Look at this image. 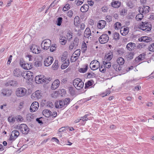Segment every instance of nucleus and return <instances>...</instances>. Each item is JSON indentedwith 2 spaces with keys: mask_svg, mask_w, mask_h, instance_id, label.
Returning a JSON list of instances; mask_svg holds the SVG:
<instances>
[{
  "mask_svg": "<svg viewBox=\"0 0 154 154\" xmlns=\"http://www.w3.org/2000/svg\"><path fill=\"white\" fill-rule=\"evenodd\" d=\"M73 85L77 89L80 90L83 88L84 83L81 79L77 78L74 80Z\"/></svg>",
  "mask_w": 154,
  "mask_h": 154,
  "instance_id": "nucleus-1",
  "label": "nucleus"
},
{
  "mask_svg": "<svg viewBox=\"0 0 154 154\" xmlns=\"http://www.w3.org/2000/svg\"><path fill=\"white\" fill-rule=\"evenodd\" d=\"M140 28L143 31H149L151 29V25L149 23L142 22L140 25Z\"/></svg>",
  "mask_w": 154,
  "mask_h": 154,
  "instance_id": "nucleus-2",
  "label": "nucleus"
},
{
  "mask_svg": "<svg viewBox=\"0 0 154 154\" xmlns=\"http://www.w3.org/2000/svg\"><path fill=\"white\" fill-rule=\"evenodd\" d=\"M27 90L23 88H18L16 90L15 93L18 97H20L24 96L27 93Z\"/></svg>",
  "mask_w": 154,
  "mask_h": 154,
  "instance_id": "nucleus-3",
  "label": "nucleus"
},
{
  "mask_svg": "<svg viewBox=\"0 0 154 154\" xmlns=\"http://www.w3.org/2000/svg\"><path fill=\"white\" fill-rule=\"evenodd\" d=\"M19 129L23 134H27L29 131V129L28 126L25 124H22L20 125L19 127Z\"/></svg>",
  "mask_w": 154,
  "mask_h": 154,
  "instance_id": "nucleus-4",
  "label": "nucleus"
},
{
  "mask_svg": "<svg viewBox=\"0 0 154 154\" xmlns=\"http://www.w3.org/2000/svg\"><path fill=\"white\" fill-rule=\"evenodd\" d=\"M100 64L99 62L97 60L92 61L90 63V67L93 70L97 69L100 67Z\"/></svg>",
  "mask_w": 154,
  "mask_h": 154,
  "instance_id": "nucleus-5",
  "label": "nucleus"
},
{
  "mask_svg": "<svg viewBox=\"0 0 154 154\" xmlns=\"http://www.w3.org/2000/svg\"><path fill=\"white\" fill-rule=\"evenodd\" d=\"M51 42L49 39H46L43 41L41 44L42 48L45 50H47L50 46Z\"/></svg>",
  "mask_w": 154,
  "mask_h": 154,
  "instance_id": "nucleus-6",
  "label": "nucleus"
},
{
  "mask_svg": "<svg viewBox=\"0 0 154 154\" xmlns=\"http://www.w3.org/2000/svg\"><path fill=\"white\" fill-rule=\"evenodd\" d=\"M109 40V37L108 35L106 34H102L98 38L99 42L101 44H104L107 43Z\"/></svg>",
  "mask_w": 154,
  "mask_h": 154,
  "instance_id": "nucleus-7",
  "label": "nucleus"
},
{
  "mask_svg": "<svg viewBox=\"0 0 154 154\" xmlns=\"http://www.w3.org/2000/svg\"><path fill=\"white\" fill-rule=\"evenodd\" d=\"M20 65L23 68L25 69L29 70L32 68V65L26 63L23 60H20Z\"/></svg>",
  "mask_w": 154,
  "mask_h": 154,
  "instance_id": "nucleus-8",
  "label": "nucleus"
},
{
  "mask_svg": "<svg viewBox=\"0 0 154 154\" xmlns=\"http://www.w3.org/2000/svg\"><path fill=\"white\" fill-rule=\"evenodd\" d=\"M39 106V103L36 101L33 102L31 104L30 110L31 112H34L36 111Z\"/></svg>",
  "mask_w": 154,
  "mask_h": 154,
  "instance_id": "nucleus-9",
  "label": "nucleus"
},
{
  "mask_svg": "<svg viewBox=\"0 0 154 154\" xmlns=\"http://www.w3.org/2000/svg\"><path fill=\"white\" fill-rule=\"evenodd\" d=\"M19 135V133L17 130H14L11 133L10 135L9 140H14Z\"/></svg>",
  "mask_w": 154,
  "mask_h": 154,
  "instance_id": "nucleus-10",
  "label": "nucleus"
},
{
  "mask_svg": "<svg viewBox=\"0 0 154 154\" xmlns=\"http://www.w3.org/2000/svg\"><path fill=\"white\" fill-rule=\"evenodd\" d=\"M53 60L54 59L52 57L49 56L44 61V64L45 66H49L52 63Z\"/></svg>",
  "mask_w": 154,
  "mask_h": 154,
  "instance_id": "nucleus-11",
  "label": "nucleus"
},
{
  "mask_svg": "<svg viewBox=\"0 0 154 154\" xmlns=\"http://www.w3.org/2000/svg\"><path fill=\"white\" fill-rule=\"evenodd\" d=\"M30 49L33 53L35 54H38L41 52L40 48L35 45H33L31 47Z\"/></svg>",
  "mask_w": 154,
  "mask_h": 154,
  "instance_id": "nucleus-12",
  "label": "nucleus"
},
{
  "mask_svg": "<svg viewBox=\"0 0 154 154\" xmlns=\"http://www.w3.org/2000/svg\"><path fill=\"white\" fill-rule=\"evenodd\" d=\"M149 8L150 7L148 6H143V7L139 8V12L143 15L146 14L149 12Z\"/></svg>",
  "mask_w": 154,
  "mask_h": 154,
  "instance_id": "nucleus-13",
  "label": "nucleus"
},
{
  "mask_svg": "<svg viewBox=\"0 0 154 154\" xmlns=\"http://www.w3.org/2000/svg\"><path fill=\"white\" fill-rule=\"evenodd\" d=\"M35 81L37 84L43 82H44V76L42 75L36 76L35 77Z\"/></svg>",
  "mask_w": 154,
  "mask_h": 154,
  "instance_id": "nucleus-14",
  "label": "nucleus"
},
{
  "mask_svg": "<svg viewBox=\"0 0 154 154\" xmlns=\"http://www.w3.org/2000/svg\"><path fill=\"white\" fill-rule=\"evenodd\" d=\"M60 84V82L59 80H55L53 82L51 86V89L52 90H55L59 87Z\"/></svg>",
  "mask_w": 154,
  "mask_h": 154,
  "instance_id": "nucleus-15",
  "label": "nucleus"
},
{
  "mask_svg": "<svg viewBox=\"0 0 154 154\" xmlns=\"http://www.w3.org/2000/svg\"><path fill=\"white\" fill-rule=\"evenodd\" d=\"M41 97V91L40 90H37L34 93L32 94L31 96L32 98H36L37 99L40 98Z\"/></svg>",
  "mask_w": 154,
  "mask_h": 154,
  "instance_id": "nucleus-16",
  "label": "nucleus"
},
{
  "mask_svg": "<svg viewBox=\"0 0 154 154\" xmlns=\"http://www.w3.org/2000/svg\"><path fill=\"white\" fill-rule=\"evenodd\" d=\"M136 44L132 42H130L128 43L126 45L127 48L129 51H131L134 49L136 48Z\"/></svg>",
  "mask_w": 154,
  "mask_h": 154,
  "instance_id": "nucleus-17",
  "label": "nucleus"
},
{
  "mask_svg": "<svg viewBox=\"0 0 154 154\" xmlns=\"http://www.w3.org/2000/svg\"><path fill=\"white\" fill-rule=\"evenodd\" d=\"M106 22L104 20H100L99 21L97 24V26L98 28L100 29H103L106 25Z\"/></svg>",
  "mask_w": 154,
  "mask_h": 154,
  "instance_id": "nucleus-18",
  "label": "nucleus"
},
{
  "mask_svg": "<svg viewBox=\"0 0 154 154\" xmlns=\"http://www.w3.org/2000/svg\"><path fill=\"white\" fill-rule=\"evenodd\" d=\"M91 32L90 29L88 28H87L86 29L84 34V36L85 38H91V37H90L91 36Z\"/></svg>",
  "mask_w": 154,
  "mask_h": 154,
  "instance_id": "nucleus-19",
  "label": "nucleus"
},
{
  "mask_svg": "<svg viewBox=\"0 0 154 154\" xmlns=\"http://www.w3.org/2000/svg\"><path fill=\"white\" fill-rule=\"evenodd\" d=\"M55 106L57 108L60 109L65 107L62 102V100H59L56 102L55 103Z\"/></svg>",
  "mask_w": 154,
  "mask_h": 154,
  "instance_id": "nucleus-20",
  "label": "nucleus"
},
{
  "mask_svg": "<svg viewBox=\"0 0 154 154\" xmlns=\"http://www.w3.org/2000/svg\"><path fill=\"white\" fill-rule=\"evenodd\" d=\"M146 54L144 53H142L140 54L137 57H136L135 60L137 63H140V62L143 60L145 58V57Z\"/></svg>",
  "mask_w": 154,
  "mask_h": 154,
  "instance_id": "nucleus-21",
  "label": "nucleus"
},
{
  "mask_svg": "<svg viewBox=\"0 0 154 154\" xmlns=\"http://www.w3.org/2000/svg\"><path fill=\"white\" fill-rule=\"evenodd\" d=\"M33 73L30 71H28L26 72H25L24 74H26L25 75H23V76L24 78L29 80L30 79L32 76Z\"/></svg>",
  "mask_w": 154,
  "mask_h": 154,
  "instance_id": "nucleus-22",
  "label": "nucleus"
},
{
  "mask_svg": "<svg viewBox=\"0 0 154 154\" xmlns=\"http://www.w3.org/2000/svg\"><path fill=\"white\" fill-rule=\"evenodd\" d=\"M140 42H148L152 40L151 38L147 36H143L139 39Z\"/></svg>",
  "mask_w": 154,
  "mask_h": 154,
  "instance_id": "nucleus-23",
  "label": "nucleus"
},
{
  "mask_svg": "<svg viewBox=\"0 0 154 154\" xmlns=\"http://www.w3.org/2000/svg\"><path fill=\"white\" fill-rule=\"evenodd\" d=\"M14 76L18 77L23 76L22 72L18 69H15L14 72Z\"/></svg>",
  "mask_w": 154,
  "mask_h": 154,
  "instance_id": "nucleus-24",
  "label": "nucleus"
},
{
  "mask_svg": "<svg viewBox=\"0 0 154 154\" xmlns=\"http://www.w3.org/2000/svg\"><path fill=\"white\" fill-rule=\"evenodd\" d=\"M52 112L47 109L44 110L42 112L43 115L46 117H49L51 115Z\"/></svg>",
  "mask_w": 154,
  "mask_h": 154,
  "instance_id": "nucleus-25",
  "label": "nucleus"
},
{
  "mask_svg": "<svg viewBox=\"0 0 154 154\" xmlns=\"http://www.w3.org/2000/svg\"><path fill=\"white\" fill-rule=\"evenodd\" d=\"M121 5V2L119 1H112L111 3V5L115 8H119Z\"/></svg>",
  "mask_w": 154,
  "mask_h": 154,
  "instance_id": "nucleus-26",
  "label": "nucleus"
},
{
  "mask_svg": "<svg viewBox=\"0 0 154 154\" xmlns=\"http://www.w3.org/2000/svg\"><path fill=\"white\" fill-rule=\"evenodd\" d=\"M59 42L62 45H65L66 43V38L63 36L61 35L59 38Z\"/></svg>",
  "mask_w": 154,
  "mask_h": 154,
  "instance_id": "nucleus-27",
  "label": "nucleus"
},
{
  "mask_svg": "<svg viewBox=\"0 0 154 154\" xmlns=\"http://www.w3.org/2000/svg\"><path fill=\"white\" fill-rule=\"evenodd\" d=\"M122 30H121L120 32L121 34L123 35H127L129 32V29L128 28L124 27L122 28Z\"/></svg>",
  "mask_w": 154,
  "mask_h": 154,
  "instance_id": "nucleus-28",
  "label": "nucleus"
},
{
  "mask_svg": "<svg viewBox=\"0 0 154 154\" xmlns=\"http://www.w3.org/2000/svg\"><path fill=\"white\" fill-rule=\"evenodd\" d=\"M2 93L4 96H9L11 93V91L7 89H3L2 90Z\"/></svg>",
  "mask_w": 154,
  "mask_h": 154,
  "instance_id": "nucleus-29",
  "label": "nucleus"
},
{
  "mask_svg": "<svg viewBox=\"0 0 154 154\" xmlns=\"http://www.w3.org/2000/svg\"><path fill=\"white\" fill-rule=\"evenodd\" d=\"M112 66L114 69L116 71H119L122 68L120 66V65L117 63L114 64Z\"/></svg>",
  "mask_w": 154,
  "mask_h": 154,
  "instance_id": "nucleus-30",
  "label": "nucleus"
},
{
  "mask_svg": "<svg viewBox=\"0 0 154 154\" xmlns=\"http://www.w3.org/2000/svg\"><path fill=\"white\" fill-rule=\"evenodd\" d=\"M88 8V5L87 4H85L82 6L80 8V10L82 12H85L87 11Z\"/></svg>",
  "mask_w": 154,
  "mask_h": 154,
  "instance_id": "nucleus-31",
  "label": "nucleus"
},
{
  "mask_svg": "<svg viewBox=\"0 0 154 154\" xmlns=\"http://www.w3.org/2000/svg\"><path fill=\"white\" fill-rule=\"evenodd\" d=\"M103 64L104 66L105 67L107 68H109L111 66V64L110 62L107 60L104 61Z\"/></svg>",
  "mask_w": 154,
  "mask_h": 154,
  "instance_id": "nucleus-32",
  "label": "nucleus"
},
{
  "mask_svg": "<svg viewBox=\"0 0 154 154\" xmlns=\"http://www.w3.org/2000/svg\"><path fill=\"white\" fill-rule=\"evenodd\" d=\"M117 63L120 65H122L125 62L124 59L121 57L118 58L117 60Z\"/></svg>",
  "mask_w": 154,
  "mask_h": 154,
  "instance_id": "nucleus-33",
  "label": "nucleus"
},
{
  "mask_svg": "<svg viewBox=\"0 0 154 154\" xmlns=\"http://www.w3.org/2000/svg\"><path fill=\"white\" fill-rule=\"evenodd\" d=\"M74 24L75 26H77L79 23V18L78 16H76L74 19Z\"/></svg>",
  "mask_w": 154,
  "mask_h": 154,
  "instance_id": "nucleus-34",
  "label": "nucleus"
},
{
  "mask_svg": "<svg viewBox=\"0 0 154 154\" xmlns=\"http://www.w3.org/2000/svg\"><path fill=\"white\" fill-rule=\"evenodd\" d=\"M54 70H55L57 69L58 67V61L57 60H55L54 63L52 66Z\"/></svg>",
  "mask_w": 154,
  "mask_h": 154,
  "instance_id": "nucleus-35",
  "label": "nucleus"
},
{
  "mask_svg": "<svg viewBox=\"0 0 154 154\" xmlns=\"http://www.w3.org/2000/svg\"><path fill=\"white\" fill-rule=\"evenodd\" d=\"M114 27L116 29H120L121 27V24L119 22L116 23L114 25Z\"/></svg>",
  "mask_w": 154,
  "mask_h": 154,
  "instance_id": "nucleus-36",
  "label": "nucleus"
},
{
  "mask_svg": "<svg viewBox=\"0 0 154 154\" xmlns=\"http://www.w3.org/2000/svg\"><path fill=\"white\" fill-rule=\"evenodd\" d=\"M143 14L142 13H140L137 15L136 17V19L137 21L141 20L143 17Z\"/></svg>",
  "mask_w": 154,
  "mask_h": 154,
  "instance_id": "nucleus-37",
  "label": "nucleus"
},
{
  "mask_svg": "<svg viewBox=\"0 0 154 154\" xmlns=\"http://www.w3.org/2000/svg\"><path fill=\"white\" fill-rule=\"evenodd\" d=\"M47 105L48 108H53L54 107V103L51 101H49L47 103Z\"/></svg>",
  "mask_w": 154,
  "mask_h": 154,
  "instance_id": "nucleus-38",
  "label": "nucleus"
},
{
  "mask_svg": "<svg viewBox=\"0 0 154 154\" xmlns=\"http://www.w3.org/2000/svg\"><path fill=\"white\" fill-rule=\"evenodd\" d=\"M70 100V99L69 98H66L64 100H62V102L65 107H66V106L69 103Z\"/></svg>",
  "mask_w": 154,
  "mask_h": 154,
  "instance_id": "nucleus-39",
  "label": "nucleus"
},
{
  "mask_svg": "<svg viewBox=\"0 0 154 154\" xmlns=\"http://www.w3.org/2000/svg\"><path fill=\"white\" fill-rule=\"evenodd\" d=\"M87 48V45L85 42H83L82 46V50L84 52L86 50Z\"/></svg>",
  "mask_w": 154,
  "mask_h": 154,
  "instance_id": "nucleus-40",
  "label": "nucleus"
},
{
  "mask_svg": "<svg viewBox=\"0 0 154 154\" xmlns=\"http://www.w3.org/2000/svg\"><path fill=\"white\" fill-rule=\"evenodd\" d=\"M78 57L77 56H75L74 54L71 56V61L72 62H74L76 60L78 59Z\"/></svg>",
  "mask_w": 154,
  "mask_h": 154,
  "instance_id": "nucleus-41",
  "label": "nucleus"
},
{
  "mask_svg": "<svg viewBox=\"0 0 154 154\" xmlns=\"http://www.w3.org/2000/svg\"><path fill=\"white\" fill-rule=\"evenodd\" d=\"M110 93V91L109 89L106 90L105 92L102 93L101 96L102 97L108 95Z\"/></svg>",
  "mask_w": 154,
  "mask_h": 154,
  "instance_id": "nucleus-42",
  "label": "nucleus"
},
{
  "mask_svg": "<svg viewBox=\"0 0 154 154\" xmlns=\"http://www.w3.org/2000/svg\"><path fill=\"white\" fill-rule=\"evenodd\" d=\"M106 59L107 60L109 61L111 60L113 57V54L112 53H109L106 56Z\"/></svg>",
  "mask_w": 154,
  "mask_h": 154,
  "instance_id": "nucleus-43",
  "label": "nucleus"
},
{
  "mask_svg": "<svg viewBox=\"0 0 154 154\" xmlns=\"http://www.w3.org/2000/svg\"><path fill=\"white\" fill-rule=\"evenodd\" d=\"M134 55L133 53L130 52V53L127 55V57L128 59H131L133 58Z\"/></svg>",
  "mask_w": 154,
  "mask_h": 154,
  "instance_id": "nucleus-44",
  "label": "nucleus"
},
{
  "mask_svg": "<svg viewBox=\"0 0 154 154\" xmlns=\"http://www.w3.org/2000/svg\"><path fill=\"white\" fill-rule=\"evenodd\" d=\"M16 83L15 81L11 80L7 83V85L14 86L16 85Z\"/></svg>",
  "mask_w": 154,
  "mask_h": 154,
  "instance_id": "nucleus-45",
  "label": "nucleus"
},
{
  "mask_svg": "<svg viewBox=\"0 0 154 154\" xmlns=\"http://www.w3.org/2000/svg\"><path fill=\"white\" fill-rule=\"evenodd\" d=\"M63 18L61 17H58L57 19V24L58 26H60L62 22Z\"/></svg>",
  "mask_w": 154,
  "mask_h": 154,
  "instance_id": "nucleus-46",
  "label": "nucleus"
},
{
  "mask_svg": "<svg viewBox=\"0 0 154 154\" xmlns=\"http://www.w3.org/2000/svg\"><path fill=\"white\" fill-rule=\"evenodd\" d=\"M88 65H86L85 68H81L79 69V71L80 72L84 73L87 70Z\"/></svg>",
  "mask_w": 154,
  "mask_h": 154,
  "instance_id": "nucleus-47",
  "label": "nucleus"
},
{
  "mask_svg": "<svg viewBox=\"0 0 154 154\" xmlns=\"http://www.w3.org/2000/svg\"><path fill=\"white\" fill-rule=\"evenodd\" d=\"M92 85V82L90 81H88V82L85 83V88H88L91 86Z\"/></svg>",
  "mask_w": 154,
  "mask_h": 154,
  "instance_id": "nucleus-48",
  "label": "nucleus"
},
{
  "mask_svg": "<svg viewBox=\"0 0 154 154\" xmlns=\"http://www.w3.org/2000/svg\"><path fill=\"white\" fill-rule=\"evenodd\" d=\"M89 115L88 114H87L85 116H84L83 117H81V119L82 121H85L88 120L89 118L87 117Z\"/></svg>",
  "mask_w": 154,
  "mask_h": 154,
  "instance_id": "nucleus-49",
  "label": "nucleus"
},
{
  "mask_svg": "<svg viewBox=\"0 0 154 154\" xmlns=\"http://www.w3.org/2000/svg\"><path fill=\"white\" fill-rule=\"evenodd\" d=\"M80 53H81L80 50L79 49H78L76 50L75 51V52H74V53L73 54L74 55H75L76 56H77L78 57L80 55Z\"/></svg>",
  "mask_w": 154,
  "mask_h": 154,
  "instance_id": "nucleus-50",
  "label": "nucleus"
},
{
  "mask_svg": "<svg viewBox=\"0 0 154 154\" xmlns=\"http://www.w3.org/2000/svg\"><path fill=\"white\" fill-rule=\"evenodd\" d=\"M119 34L116 32H115L113 35V38L115 40H117L119 39Z\"/></svg>",
  "mask_w": 154,
  "mask_h": 154,
  "instance_id": "nucleus-51",
  "label": "nucleus"
},
{
  "mask_svg": "<svg viewBox=\"0 0 154 154\" xmlns=\"http://www.w3.org/2000/svg\"><path fill=\"white\" fill-rule=\"evenodd\" d=\"M15 119L18 122H21L23 120L22 117L19 115L17 116L15 118Z\"/></svg>",
  "mask_w": 154,
  "mask_h": 154,
  "instance_id": "nucleus-52",
  "label": "nucleus"
},
{
  "mask_svg": "<svg viewBox=\"0 0 154 154\" xmlns=\"http://www.w3.org/2000/svg\"><path fill=\"white\" fill-rule=\"evenodd\" d=\"M79 43V39L77 37H75L73 43H74L75 46H77Z\"/></svg>",
  "mask_w": 154,
  "mask_h": 154,
  "instance_id": "nucleus-53",
  "label": "nucleus"
},
{
  "mask_svg": "<svg viewBox=\"0 0 154 154\" xmlns=\"http://www.w3.org/2000/svg\"><path fill=\"white\" fill-rule=\"evenodd\" d=\"M44 82L47 83L49 82L51 80V78L47 77L46 78L44 76Z\"/></svg>",
  "mask_w": 154,
  "mask_h": 154,
  "instance_id": "nucleus-54",
  "label": "nucleus"
},
{
  "mask_svg": "<svg viewBox=\"0 0 154 154\" xmlns=\"http://www.w3.org/2000/svg\"><path fill=\"white\" fill-rule=\"evenodd\" d=\"M68 128V127H63L59 129V132H65L66 131V129Z\"/></svg>",
  "mask_w": 154,
  "mask_h": 154,
  "instance_id": "nucleus-55",
  "label": "nucleus"
},
{
  "mask_svg": "<svg viewBox=\"0 0 154 154\" xmlns=\"http://www.w3.org/2000/svg\"><path fill=\"white\" fill-rule=\"evenodd\" d=\"M70 5L67 4H66L63 8V11H66L70 8Z\"/></svg>",
  "mask_w": 154,
  "mask_h": 154,
  "instance_id": "nucleus-56",
  "label": "nucleus"
},
{
  "mask_svg": "<svg viewBox=\"0 0 154 154\" xmlns=\"http://www.w3.org/2000/svg\"><path fill=\"white\" fill-rule=\"evenodd\" d=\"M149 50L150 51H154V44H152L149 46Z\"/></svg>",
  "mask_w": 154,
  "mask_h": 154,
  "instance_id": "nucleus-57",
  "label": "nucleus"
},
{
  "mask_svg": "<svg viewBox=\"0 0 154 154\" xmlns=\"http://www.w3.org/2000/svg\"><path fill=\"white\" fill-rule=\"evenodd\" d=\"M67 15L69 17H72L73 13V11L72 10L69 11L67 12Z\"/></svg>",
  "mask_w": 154,
  "mask_h": 154,
  "instance_id": "nucleus-58",
  "label": "nucleus"
},
{
  "mask_svg": "<svg viewBox=\"0 0 154 154\" xmlns=\"http://www.w3.org/2000/svg\"><path fill=\"white\" fill-rule=\"evenodd\" d=\"M55 45H52L51 47L50 48V51L51 52H53L56 49V47H55Z\"/></svg>",
  "mask_w": 154,
  "mask_h": 154,
  "instance_id": "nucleus-59",
  "label": "nucleus"
},
{
  "mask_svg": "<svg viewBox=\"0 0 154 154\" xmlns=\"http://www.w3.org/2000/svg\"><path fill=\"white\" fill-rule=\"evenodd\" d=\"M77 46L75 45L74 43H71L69 46V49L70 50H72L74 47L75 48Z\"/></svg>",
  "mask_w": 154,
  "mask_h": 154,
  "instance_id": "nucleus-60",
  "label": "nucleus"
},
{
  "mask_svg": "<svg viewBox=\"0 0 154 154\" xmlns=\"http://www.w3.org/2000/svg\"><path fill=\"white\" fill-rule=\"evenodd\" d=\"M58 95V92L56 91L53 93L52 94V96L53 98H56Z\"/></svg>",
  "mask_w": 154,
  "mask_h": 154,
  "instance_id": "nucleus-61",
  "label": "nucleus"
},
{
  "mask_svg": "<svg viewBox=\"0 0 154 154\" xmlns=\"http://www.w3.org/2000/svg\"><path fill=\"white\" fill-rule=\"evenodd\" d=\"M106 21L108 22H110L112 21V17L110 15H107L106 17Z\"/></svg>",
  "mask_w": 154,
  "mask_h": 154,
  "instance_id": "nucleus-62",
  "label": "nucleus"
},
{
  "mask_svg": "<svg viewBox=\"0 0 154 154\" xmlns=\"http://www.w3.org/2000/svg\"><path fill=\"white\" fill-rule=\"evenodd\" d=\"M8 119L9 122H13L15 121V118L12 116L9 117Z\"/></svg>",
  "mask_w": 154,
  "mask_h": 154,
  "instance_id": "nucleus-63",
  "label": "nucleus"
},
{
  "mask_svg": "<svg viewBox=\"0 0 154 154\" xmlns=\"http://www.w3.org/2000/svg\"><path fill=\"white\" fill-rule=\"evenodd\" d=\"M42 64L40 61H36L34 63V65L36 67H39L41 66Z\"/></svg>",
  "mask_w": 154,
  "mask_h": 154,
  "instance_id": "nucleus-64",
  "label": "nucleus"
}]
</instances>
